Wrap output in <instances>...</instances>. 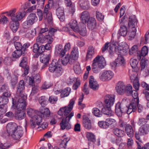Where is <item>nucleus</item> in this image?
Masks as SVG:
<instances>
[{"label":"nucleus","instance_id":"nucleus-51","mask_svg":"<svg viewBox=\"0 0 149 149\" xmlns=\"http://www.w3.org/2000/svg\"><path fill=\"white\" fill-rule=\"evenodd\" d=\"M17 127V124L14 123H9L7 125V130H15L16 127Z\"/></svg>","mask_w":149,"mask_h":149},{"label":"nucleus","instance_id":"nucleus-32","mask_svg":"<svg viewBox=\"0 0 149 149\" xmlns=\"http://www.w3.org/2000/svg\"><path fill=\"white\" fill-rule=\"evenodd\" d=\"M102 111L104 114L107 115L109 116H111L113 115V113L111 109V107L106 106L102 109Z\"/></svg>","mask_w":149,"mask_h":149},{"label":"nucleus","instance_id":"nucleus-35","mask_svg":"<svg viewBox=\"0 0 149 149\" xmlns=\"http://www.w3.org/2000/svg\"><path fill=\"white\" fill-rule=\"evenodd\" d=\"M141 71H142L144 69L148 68V61L145 59L142 58L140 61Z\"/></svg>","mask_w":149,"mask_h":149},{"label":"nucleus","instance_id":"nucleus-48","mask_svg":"<svg viewBox=\"0 0 149 149\" xmlns=\"http://www.w3.org/2000/svg\"><path fill=\"white\" fill-rule=\"evenodd\" d=\"M84 96V94L83 93H82L79 99L78 105L79 108L81 109H83L86 107L85 104L81 102L83 100Z\"/></svg>","mask_w":149,"mask_h":149},{"label":"nucleus","instance_id":"nucleus-46","mask_svg":"<svg viewBox=\"0 0 149 149\" xmlns=\"http://www.w3.org/2000/svg\"><path fill=\"white\" fill-rule=\"evenodd\" d=\"M99 126L101 128L106 129L109 127L107 122L106 120L105 121H100L98 123Z\"/></svg>","mask_w":149,"mask_h":149},{"label":"nucleus","instance_id":"nucleus-33","mask_svg":"<svg viewBox=\"0 0 149 149\" xmlns=\"http://www.w3.org/2000/svg\"><path fill=\"white\" fill-rule=\"evenodd\" d=\"M26 114L23 110H17L16 111L15 117L16 118L20 120L23 119L25 117Z\"/></svg>","mask_w":149,"mask_h":149},{"label":"nucleus","instance_id":"nucleus-23","mask_svg":"<svg viewBox=\"0 0 149 149\" xmlns=\"http://www.w3.org/2000/svg\"><path fill=\"white\" fill-rule=\"evenodd\" d=\"M148 49L146 46H143L141 49V52L140 51L137 52V57L138 59L140 60L141 58V56H144L148 54Z\"/></svg>","mask_w":149,"mask_h":149},{"label":"nucleus","instance_id":"nucleus-3","mask_svg":"<svg viewBox=\"0 0 149 149\" xmlns=\"http://www.w3.org/2000/svg\"><path fill=\"white\" fill-rule=\"evenodd\" d=\"M15 9H13L9 12L6 13L7 14V16L10 18L11 20L10 22L9 26L13 32H16L19 26L18 21L22 19L25 15V12H22L18 11L16 12Z\"/></svg>","mask_w":149,"mask_h":149},{"label":"nucleus","instance_id":"nucleus-50","mask_svg":"<svg viewBox=\"0 0 149 149\" xmlns=\"http://www.w3.org/2000/svg\"><path fill=\"white\" fill-rule=\"evenodd\" d=\"M93 113L94 115L98 117H100L102 115V112L98 108H94L92 110Z\"/></svg>","mask_w":149,"mask_h":149},{"label":"nucleus","instance_id":"nucleus-37","mask_svg":"<svg viewBox=\"0 0 149 149\" xmlns=\"http://www.w3.org/2000/svg\"><path fill=\"white\" fill-rule=\"evenodd\" d=\"M86 136L88 141L93 142L96 141L95 135L93 133L87 132L86 133Z\"/></svg>","mask_w":149,"mask_h":149},{"label":"nucleus","instance_id":"nucleus-58","mask_svg":"<svg viewBox=\"0 0 149 149\" xmlns=\"http://www.w3.org/2000/svg\"><path fill=\"white\" fill-rule=\"evenodd\" d=\"M8 102V99L7 98L0 97V105H6Z\"/></svg>","mask_w":149,"mask_h":149},{"label":"nucleus","instance_id":"nucleus-12","mask_svg":"<svg viewBox=\"0 0 149 149\" xmlns=\"http://www.w3.org/2000/svg\"><path fill=\"white\" fill-rule=\"evenodd\" d=\"M115 96L113 95H107L104 98L105 105L106 106L111 107L115 102Z\"/></svg>","mask_w":149,"mask_h":149},{"label":"nucleus","instance_id":"nucleus-10","mask_svg":"<svg viewBox=\"0 0 149 149\" xmlns=\"http://www.w3.org/2000/svg\"><path fill=\"white\" fill-rule=\"evenodd\" d=\"M17 101L16 103V106L15 103L16 102L14 101V99L13 98V106H12V108L15 109L16 107L17 108V110H25L27 105V104L26 101L21 102Z\"/></svg>","mask_w":149,"mask_h":149},{"label":"nucleus","instance_id":"nucleus-54","mask_svg":"<svg viewBox=\"0 0 149 149\" xmlns=\"http://www.w3.org/2000/svg\"><path fill=\"white\" fill-rule=\"evenodd\" d=\"M147 133L145 131H138L135 134V136L136 139L139 140L140 136L146 134Z\"/></svg>","mask_w":149,"mask_h":149},{"label":"nucleus","instance_id":"nucleus-47","mask_svg":"<svg viewBox=\"0 0 149 149\" xmlns=\"http://www.w3.org/2000/svg\"><path fill=\"white\" fill-rule=\"evenodd\" d=\"M26 111L28 115L32 118L37 111L31 108H27Z\"/></svg>","mask_w":149,"mask_h":149},{"label":"nucleus","instance_id":"nucleus-20","mask_svg":"<svg viewBox=\"0 0 149 149\" xmlns=\"http://www.w3.org/2000/svg\"><path fill=\"white\" fill-rule=\"evenodd\" d=\"M91 17L89 12L87 11H84L82 12L80 17L81 21L84 24L86 23Z\"/></svg>","mask_w":149,"mask_h":149},{"label":"nucleus","instance_id":"nucleus-18","mask_svg":"<svg viewBox=\"0 0 149 149\" xmlns=\"http://www.w3.org/2000/svg\"><path fill=\"white\" fill-rule=\"evenodd\" d=\"M56 14L61 21H63L65 19L64 9L62 7H59L56 10Z\"/></svg>","mask_w":149,"mask_h":149},{"label":"nucleus","instance_id":"nucleus-17","mask_svg":"<svg viewBox=\"0 0 149 149\" xmlns=\"http://www.w3.org/2000/svg\"><path fill=\"white\" fill-rule=\"evenodd\" d=\"M39 112L40 113L41 116H42L45 118H48L50 116V111L47 108L40 107L39 109Z\"/></svg>","mask_w":149,"mask_h":149},{"label":"nucleus","instance_id":"nucleus-25","mask_svg":"<svg viewBox=\"0 0 149 149\" xmlns=\"http://www.w3.org/2000/svg\"><path fill=\"white\" fill-rule=\"evenodd\" d=\"M68 25H69L70 28L72 29V31L75 32L78 31V26L76 20L74 19L71 20L69 23Z\"/></svg>","mask_w":149,"mask_h":149},{"label":"nucleus","instance_id":"nucleus-57","mask_svg":"<svg viewBox=\"0 0 149 149\" xmlns=\"http://www.w3.org/2000/svg\"><path fill=\"white\" fill-rule=\"evenodd\" d=\"M130 63L132 68H135L138 63V61L136 59L131 58L130 61Z\"/></svg>","mask_w":149,"mask_h":149},{"label":"nucleus","instance_id":"nucleus-39","mask_svg":"<svg viewBox=\"0 0 149 149\" xmlns=\"http://www.w3.org/2000/svg\"><path fill=\"white\" fill-rule=\"evenodd\" d=\"M44 17L45 19L47 18V20L49 23L52 22V13L48 11V12L45 13L44 11Z\"/></svg>","mask_w":149,"mask_h":149},{"label":"nucleus","instance_id":"nucleus-53","mask_svg":"<svg viewBox=\"0 0 149 149\" xmlns=\"http://www.w3.org/2000/svg\"><path fill=\"white\" fill-rule=\"evenodd\" d=\"M73 79H70V82H73V81L74 82V84H73L72 88L74 90H76L79 86L80 84V82L77 80L76 78H74Z\"/></svg>","mask_w":149,"mask_h":149},{"label":"nucleus","instance_id":"nucleus-38","mask_svg":"<svg viewBox=\"0 0 149 149\" xmlns=\"http://www.w3.org/2000/svg\"><path fill=\"white\" fill-rule=\"evenodd\" d=\"M149 38V31H147L145 36V37H141V43L142 44H147L148 42Z\"/></svg>","mask_w":149,"mask_h":149},{"label":"nucleus","instance_id":"nucleus-26","mask_svg":"<svg viewBox=\"0 0 149 149\" xmlns=\"http://www.w3.org/2000/svg\"><path fill=\"white\" fill-rule=\"evenodd\" d=\"M87 22V26L90 29L93 30L95 28L96 25V20L94 18L91 17Z\"/></svg>","mask_w":149,"mask_h":149},{"label":"nucleus","instance_id":"nucleus-1","mask_svg":"<svg viewBox=\"0 0 149 149\" xmlns=\"http://www.w3.org/2000/svg\"><path fill=\"white\" fill-rule=\"evenodd\" d=\"M123 102V100L121 103L118 102L116 104L115 112L118 116H121L123 113H127L129 114L132 112L136 111L137 110L139 113L142 112L143 110V106L139 104V99L136 101L132 100L128 107L124 104Z\"/></svg>","mask_w":149,"mask_h":149},{"label":"nucleus","instance_id":"nucleus-11","mask_svg":"<svg viewBox=\"0 0 149 149\" xmlns=\"http://www.w3.org/2000/svg\"><path fill=\"white\" fill-rule=\"evenodd\" d=\"M11 136L12 139L15 140H19L23 135L22 131H5Z\"/></svg>","mask_w":149,"mask_h":149},{"label":"nucleus","instance_id":"nucleus-60","mask_svg":"<svg viewBox=\"0 0 149 149\" xmlns=\"http://www.w3.org/2000/svg\"><path fill=\"white\" fill-rule=\"evenodd\" d=\"M7 109L6 105H0V116L3 115L6 112Z\"/></svg>","mask_w":149,"mask_h":149},{"label":"nucleus","instance_id":"nucleus-42","mask_svg":"<svg viewBox=\"0 0 149 149\" xmlns=\"http://www.w3.org/2000/svg\"><path fill=\"white\" fill-rule=\"evenodd\" d=\"M71 89L68 87L64 89L61 92V96L62 97H64L68 96L70 93Z\"/></svg>","mask_w":149,"mask_h":149},{"label":"nucleus","instance_id":"nucleus-13","mask_svg":"<svg viewBox=\"0 0 149 149\" xmlns=\"http://www.w3.org/2000/svg\"><path fill=\"white\" fill-rule=\"evenodd\" d=\"M117 92L119 94H123L125 92V85L122 81H119L116 88Z\"/></svg>","mask_w":149,"mask_h":149},{"label":"nucleus","instance_id":"nucleus-2","mask_svg":"<svg viewBox=\"0 0 149 149\" xmlns=\"http://www.w3.org/2000/svg\"><path fill=\"white\" fill-rule=\"evenodd\" d=\"M74 103V99H71L68 106L61 108L58 112V115L62 116L64 113V116H66L65 117L63 118L60 123L61 129L62 130H68L71 128V125L69 122L72 117L74 116V113L71 112L69 114L72 110Z\"/></svg>","mask_w":149,"mask_h":149},{"label":"nucleus","instance_id":"nucleus-55","mask_svg":"<svg viewBox=\"0 0 149 149\" xmlns=\"http://www.w3.org/2000/svg\"><path fill=\"white\" fill-rule=\"evenodd\" d=\"M27 63V59L26 57H24L21 60L20 63L19 65L22 68H25L26 67L28 66Z\"/></svg>","mask_w":149,"mask_h":149},{"label":"nucleus","instance_id":"nucleus-27","mask_svg":"<svg viewBox=\"0 0 149 149\" xmlns=\"http://www.w3.org/2000/svg\"><path fill=\"white\" fill-rule=\"evenodd\" d=\"M32 119L36 122V125L40 124L42 122V118L41 115L39 111H37L36 114L34 116Z\"/></svg>","mask_w":149,"mask_h":149},{"label":"nucleus","instance_id":"nucleus-30","mask_svg":"<svg viewBox=\"0 0 149 149\" xmlns=\"http://www.w3.org/2000/svg\"><path fill=\"white\" fill-rule=\"evenodd\" d=\"M63 46L61 45H57L55 48V51L57 53L59 54L60 56L62 57L65 53V51L62 49Z\"/></svg>","mask_w":149,"mask_h":149},{"label":"nucleus","instance_id":"nucleus-49","mask_svg":"<svg viewBox=\"0 0 149 149\" xmlns=\"http://www.w3.org/2000/svg\"><path fill=\"white\" fill-rule=\"evenodd\" d=\"M53 5V1L52 0H49L48 4L46 5L44 8V11H45V13H46L49 11L50 8L52 7Z\"/></svg>","mask_w":149,"mask_h":149},{"label":"nucleus","instance_id":"nucleus-24","mask_svg":"<svg viewBox=\"0 0 149 149\" xmlns=\"http://www.w3.org/2000/svg\"><path fill=\"white\" fill-rule=\"evenodd\" d=\"M61 61L62 64L64 65H66L68 63L71 64L74 62V60L69 54L67 55L64 58H63L61 60Z\"/></svg>","mask_w":149,"mask_h":149},{"label":"nucleus","instance_id":"nucleus-31","mask_svg":"<svg viewBox=\"0 0 149 149\" xmlns=\"http://www.w3.org/2000/svg\"><path fill=\"white\" fill-rule=\"evenodd\" d=\"M25 88V84L24 81L21 80L20 81L17 87V93H23Z\"/></svg>","mask_w":149,"mask_h":149},{"label":"nucleus","instance_id":"nucleus-63","mask_svg":"<svg viewBox=\"0 0 149 149\" xmlns=\"http://www.w3.org/2000/svg\"><path fill=\"white\" fill-rule=\"evenodd\" d=\"M14 45L16 50L22 51V45L20 42H15Z\"/></svg>","mask_w":149,"mask_h":149},{"label":"nucleus","instance_id":"nucleus-22","mask_svg":"<svg viewBox=\"0 0 149 149\" xmlns=\"http://www.w3.org/2000/svg\"><path fill=\"white\" fill-rule=\"evenodd\" d=\"M51 55L50 53H45L40 55V60L43 63H48Z\"/></svg>","mask_w":149,"mask_h":149},{"label":"nucleus","instance_id":"nucleus-9","mask_svg":"<svg viewBox=\"0 0 149 149\" xmlns=\"http://www.w3.org/2000/svg\"><path fill=\"white\" fill-rule=\"evenodd\" d=\"M113 76V73L111 70H104L100 74V79L104 81L111 80Z\"/></svg>","mask_w":149,"mask_h":149},{"label":"nucleus","instance_id":"nucleus-4","mask_svg":"<svg viewBox=\"0 0 149 149\" xmlns=\"http://www.w3.org/2000/svg\"><path fill=\"white\" fill-rule=\"evenodd\" d=\"M106 65L104 58L102 56L97 55L92 61L91 69L95 73H97Z\"/></svg>","mask_w":149,"mask_h":149},{"label":"nucleus","instance_id":"nucleus-7","mask_svg":"<svg viewBox=\"0 0 149 149\" xmlns=\"http://www.w3.org/2000/svg\"><path fill=\"white\" fill-rule=\"evenodd\" d=\"M38 19L36 14L31 13L28 16L27 20L23 23V26L25 28L30 27L38 20Z\"/></svg>","mask_w":149,"mask_h":149},{"label":"nucleus","instance_id":"nucleus-15","mask_svg":"<svg viewBox=\"0 0 149 149\" xmlns=\"http://www.w3.org/2000/svg\"><path fill=\"white\" fill-rule=\"evenodd\" d=\"M89 85L90 88L93 90H97L99 86V84L93 76H91L89 78Z\"/></svg>","mask_w":149,"mask_h":149},{"label":"nucleus","instance_id":"nucleus-29","mask_svg":"<svg viewBox=\"0 0 149 149\" xmlns=\"http://www.w3.org/2000/svg\"><path fill=\"white\" fill-rule=\"evenodd\" d=\"M83 123L84 127L86 129L90 130L91 129L92 125L91 121L88 117L84 119Z\"/></svg>","mask_w":149,"mask_h":149},{"label":"nucleus","instance_id":"nucleus-40","mask_svg":"<svg viewBox=\"0 0 149 149\" xmlns=\"http://www.w3.org/2000/svg\"><path fill=\"white\" fill-rule=\"evenodd\" d=\"M127 48L124 49L123 47L119 45L117 48V51L120 53L118 55H125L127 52Z\"/></svg>","mask_w":149,"mask_h":149},{"label":"nucleus","instance_id":"nucleus-8","mask_svg":"<svg viewBox=\"0 0 149 149\" xmlns=\"http://www.w3.org/2000/svg\"><path fill=\"white\" fill-rule=\"evenodd\" d=\"M120 25V28L119 31V33L121 36H125L127 33V28L126 25L128 22L127 19L125 20V17H123L121 20L119 21Z\"/></svg>","mask_w":149,"mask_h":149},{"label":"nucleus","instance_id":"nucleus-56","mask_svg":"<svg viewBox=\"0 0 149 149\" xmlns=\"http://www.w3.org/2000/svg\"><path fill=\"white\" fill-rule=\"evenodd\" d=\"M44 38L46 42L52 43L53 41L52 36L50 35L49 34L45 36Z\"/></svg>","mask_w":149,"mask_h":149},{"label":"nucleus","instance_id":"nucleus-43","mask_svg":"<svg viewBox=\"0 0 149 149\" xmlns=\"http://www.w3.org/2000/svg\"><path fill=\"white\" fill-rule=\"evenodd\" d=\"M122 55H118V57L116 59V61L119 66H123L125 63L124 59Z\"/></svg>","mask_w":149,"mask_h":149},{"label":"nucleus","instance_id":"nucleus-5","mask_svg":"<svg viewBox=\"0 0 149 149\" xmlns=\"http://www.w3.org/2000/svg\"><path fill=\"white\" fill-rule=\"evenodd\" d=\"M137 20L135 15H132L130 17L128 22L130 31L127 32L129 40L134 39L136 35V29L135 26L137 24Z\"/></svg>","mask_w":149,"mask_h":149},{"label":"nucleus","instance_id":"nucleus-36","mask_svg":"<svg viewBox=\"0 0 149 149\" xmlns=\"http://www.w3.org/2000/svg\"><path fill=\"white\" fill-rule=\"evenodd\" d=\"M38 102L39 104L41 105L42 107H43L47 104V99L45 96H42L39 98Z\"/></svg>","mask_w":149,"mask_h":149},{"label":"nucleus","instance_id":"nucleus-6","mask_svg":"<svg viewBox=\"0 0 149 149\" xmlns=\"http://www.w3.org/2000/svg\"><path fill=\"white\" fill-rule=\"evenodd\" d=\"M59 61L55 59L53 60L49 68V71L54 73V75L57 77L61 75L62 73V68L58 63Z\"/></svg>","mask_w":149,"mask_h":149},{"label":"nucleus","instance_id":"nucleus-59","mask_svg":"<svg viewBox=\"0 0 149 149\" xmlns=\"http://www.w3.org/2000/svg\"><path fill=\"white\" fill-rule=\"evenodd\" d=\"M135 130V125L133 122L131 123V125L127 124L125 126V130Z\"/></svg>","mask_w":149,"mask_h":149},{"label":"nucleus","instance_id":"nucleus-52","mask_svg":"<svg viewBox=\"0 0 149 149\" xmlns=\"http://www.w3.org/2000/svg\"><path fill=\"white\" fill-rule=\"evenodd\" d=\"M74 70L77 74H79L81 72V69L78 63H76L74 66Z\"/></svg>","mask_w":149,"mask_h":149},{"label":"nucleus","instance_id":"nucleus-44","mask_svg":"<svg viewBox=\"0 0 149 149\" xmlns=\"http://www.w3.org/2000/svg\"><path fill=\"white\" fill-rule=\"evenodd\" d=\"M23 52L21 50H17L15 51L12 54V56L13 58H17L19 57L21 55H23Z\"/></svg>","mask_w":149,"mask_h":149},{"label":"nucleus","instance_id":"nucleus-21","mask_svg":"<svg viewBox=\"0 0 149 149\" xmlns=\"http://www.w3.org/2000/svg\"><path fill=\"white\" fill-rule=\"evenodd\" d=\"M31 127L32 128H33L35 127L36 128L35 130H37L38 129H40L39 130H44L46 129L48 127V124L47 123H43L41 126L39 125V124L36 125L35 124V122L32 121L31 122Z\"/></svg>","mask_w":149,"mask_h":149},{"label":"nucleus","instance_id":"nucleus-45","mask_svg":"<svg viewBox=\"0 0 149 149\" xmlns=\"http://www.w3.org/2000/svg\"><path fill=\"white\" fill-rule=\"evenodd\" d=\"M76 32L79 33L81 35L83 36H86V29L85 25L83 24L81 29L79 30L78 28V31Z\"/></svg>","mask_w":149,"mask_h":149},{"label":"nucleus","instance_id":"nucleus-64","mask_svg":"<svg viewBox=\"0 0 149 149\" xmlns=\"http://www.w3.org/2000/svg\"><path fill=\"white\" fill-rule=\"evenodd\" d=\"M37 15L39 17V21H41L43 18V16H44V12L43 13L41 10L38 9H37Z\"/></svg>","mask_w":149,"mask_h":149},{"label":"nucleus","instance_id":"nucleus-34","mask_svg":"<svg viewBox=\"0 0 149 149\" xmlns=\"http://www.w3.org/2000/svg\"><path fill=\"white\" fill-rule=\"evenodd\" d=\"M71 58L74 60H76L77 59L79 56V53L78 49L77 47H74L71 53Z\"/></svg>","mask_w":149,"mask_h":149},{"label":"nucleus","instance_id":"nucleus-19","mask_svg":"<svg viewBox=\"0 0 149 149\" xmlns=\"http://www.w3.org/2000/svg\"><path fill=\"white\" fill-rule=\"evenodd\" d=\"M79 3L81 9L88 10L90 8V2L88 0H79Z\"/></svg>","mask_w":149,"mask_h":149},{"label":"nucleus","instance_id":"nucleus-61","mask_svg":"<svg viewBox=\"0 0 149 149\" xmlns=\"http://www.w3.org/2000/svg\"><path fill=\"white\" fill-rule=\"evenodd\" d=\"M8 18L4 15H2L0 18V23L3 25L6 24L8 22Z\"/></svg>","mask_w":149,"mask_h":149},{"label":"nucleus","instance_id":"nucleus-41","mask_svg":"<svg viewBox=\"0 0 149 149\" xmlns=\"http://www.w3.org/2000/svg\"><path fill=\"white\" fill-rule=\"evenodd\" d=\"M19 93V95L16 97V99L17 101L21 102L26 101V100L27 99V95L26 94H23V93Z\"/></svg>","mask_w":149,"mask_h":149},{"label":"nucleus","instance_id":"nucleus-16","mask_svg":"<svg viewBox=\"0 0 149 149\" xmlns=\"http://www.w3.org/2000/svg\"><path fill=\"white\" fill-rule=\"evenodd\" d=\"M44 45H41L40 47L38 44L36 43L33 45L32 51L34 53L39 55L44 52Z\"/></svg>","mask_w":149,"mask_h":149},{"label":"nucleus","instance_id":"nucleus-28","mask_svg":"<svg viewBox=\"0 0 149 149\" xmlns=\"http://www.w3.org/2000/svg\"><path fill=\"white\" fill-rule=\"evenodd\" d=\"M109 43L107 42L105 44L102 48V51L103 52H104L107 50L108 47H109V52L110 54L112 55L113 54V47H113V45H109Z\"/></svg>","mask_w":149,"mask_h":149},{"label":"nucleus","instance_id":"nucleus-62","mask_svg":"<svg viewBox=\"0 0 149 149\" xmlns=\"http://www.w3.org/2000/svg\"><path fill=\"white\" fill-rule=\"evenodd\" d=\"M138 50V46L136 45H134L130 50L129 54L130 55H132L136 53Z\"/></svg>","mask_w":149,"mask_h":149},{"label":"nucleus","instance_id":"nucleus-14","mask_svg":"<svg viewBox=\"0 0 149 149\" xmlns=\"http://www.w3.org/2000/svg\"><path fill=\"white\" fill-rule=\"evenodd\" d=\"M95 53L94 47L92 45L89 46L87 49L86 59L87 60L92 59Z\"/></svg>","mask_w":149,"mask_h":149}]
</instances>
